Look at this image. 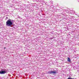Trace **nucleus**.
<instances>
[{
	"instance_id": "423d86ee",
	"label": "nucleus",
	"mask_w": 79,
	"mask_h": 79,
	"mask_svg": "<svg viewBox=\"0 0 79 79\" xmlns=\"http://www.w3.org/2000/svg\"><path fill=\"white\" fill-rule=\"evenodd\" d=\"M6 48L5 47H4V49H6Z\"/></svg>"
},
{
	"instance_id": "7ed1b4c3",
	"label": "nucleus",
	"mask_w": 79,
	"mask_h": 79,
	"mask_svg": "<svg viewBox=\"0 0 79 79\" xmlns=\"http://www.w3.org/2000/svg\"><path fill=\"white\" fill-rule=\"evenodd\" d=\"M6 73V71H1L0 72V74H4L5 73Z\"/></svg>"
},
{
	"instance_id": "39448f33",
	"label": "nucleus",
	"mask_w": 79,
	"mask_h": 79,
	"mask_svg": "<svg viewBox=\"0 0 79 79\" xmlns=\"http://www.w3.org/2000/svg\"><path fill=\"white\" fill-rule=\"evenodd\" d=\"M68 79H73L71 78H68Z\"/></svg>"
},
{
	"instance_id": "f257e3e1",
	"label": "nucleus",
	"mask_w": 79,
	"mask_h": 79,
	"mask_svg": "<svg viewBox=\"0 0 79 79\" xmlns=\"http://www.w3.org/2000/svg\"><path fill=\"white\" fill-rule=\"evenodd\" d=\"M13 24V23L11 21V19H8L6 22V25L7 26L12 27V25Z\"/></svg>"
},
{
	"instance_id": "f03ea898",
	"label": "nucleus",
	"mask_w": 79,
	"mask_h": 79,
	"mask_svg": "<svg viewBox=\"0 0 79 79\" xmlns=\"http://www.w3.org/2000/svg\"><path fill=\"white\" fill-rule=\"evenodd\" d=\"M49 73H50V74H52L53 73V74H55L56 73H57L56 72L51 71V72H49Z\"/></svg>"
},
{
	"instance_id": "20e7f679",
	"label": "nucleus",
	"mask_w": 79,
	"mask_h": 79,
	"mask_svg": "<svg viewBox=\"0 0 79 79\" xmlns=\"http://www.w3.org/2000/svg\"><path fill=\"white\" fill-rule=\"evenodd\" d=\"M67 60L68 62H71V59L69 57H68Z\"/></svg>"
}]
</instances>
